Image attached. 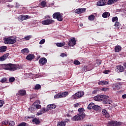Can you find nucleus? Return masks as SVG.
Instances as JSON below:
<instances>
[{
	"label": "nucleus",
	"instance_id": "48",
	"mask_svg": "<svg viewBox=\"0 0 126 126\" xmlns=\"http://www.w3.org/2000/svg\"><path fill=\"white\" fill-rule=\"evenodd\" d=\"M60 56L62 57V58H64V57H67V54L65 53H62L60 55Z\"/></svg>",
	"mask_w": 126,
	"mask_h": 126
},
{
	"label": "nucleus",
	"instance_id": "60",
	"mask_svg": "<svg viewBox=\"0 0 126 126\" xmlns=\"http://www.w3.org/2000/svg\"><path fill=\"white\" fill-rule=\"evenodd\" d=\"M96 63H97V64H98V65L101 64V61H97L96 62Z\"/></svg>",
	"mask_w": 126,
	"mask_h": 126
},
{
	"label": "nucleus",
	"instance_id": "61",
	"mask_svg": "<svg viewBox=\"0 0 126 126\" xmlns=\"http://www.w3.org/2000/svg\"><path fill=\"white\" fill-rule=\"evenodd\" d=\"M7 6H8V7H13V5H7Z\"/></svg>",
	"mask_w": 126,
	"mask_h": 126
},
{
	"label": "nucleus",
	"instance_id": "19",
	"mask_svg": "<svg viewBox=\"0 0 126 126\" xmlns=\"http://www.w3.org/2000/svg\"><path fill=\"white\" fill-rule=\"evenodd\" d=\"M102 114L105 117V118H109L110 117V114L107 112V110L105 109H103L102 111Z\"/></svg>",
	"mask_w": 126,
	"mask_h": 126
},
{
	"label": "nucleus",
	"instance_id": "12",
	"mask_svg": "<svg viewBox=\"0 0 126 126\" xmlns=\"http://www.w3.org/2000/svg\"><path fill=\"white\" fill-rule=\"evenodd\" d=\"M47 62L48 61L47 60V59L43 57L40 59L39 63L42 65H45V64L47 63Z\"/></svg>",
	"mask_w": 126,
	"mask_h": 126
},
{
	"label": "nucleus",
	"instance_id": "38",
	"mask_svg": "<svg viewBox=\"0 0 126 126\" xmlns=\"http://www.w3.org/2000/svg\"><path fill=\"white\" fill-rule=\"evenodd\" d=\"M31 38H32V35H28V36L25 37L24 39L26 41H28V40H30V39H31Z\"/></svg>",
	"mask_w": 126,
	"mask_h": 126
},
{
	"label": "nucleus",
	"instance_id": "45",
	"mask_svg": "<svg viewBox=\"0 0 126 126\" xmlns=\"http://www.w3.org/2000/svg\"><path fill=\"white\" fill-rule=\"evenodd\" d=\"M15 80V78L14 77H11L9 79V82H14V81Z\"/></svg>",
	"mask_w": 126,
	"mask_h": 126
},
{
	"label": "nucleus",
	"instance_id": "44",
	"mask_svg": "<svg viewBox=\"0 0 126 126\" xmlns=\"http://www.w3.org/2000/svg\"><path fill=\"white\" fill-rule=\"evenodd\" d=\"M114 26H115V27H120V26H121V24H120V23L119 22H116L114 25Z\"/></svg>",
	"mask_w": 126,
	"mask_h": 126
},
{
	"label": "nucleus",
	"instance_id": "35",
	"mask_svg": "<svg viewBox=\"0 0 126 126\" xmlns=\"http://www.w3.org/2000/svg\"><path fill=\"white\" fill-rule=\"evenodd\" d=\"M32 122H33L35 125H39V124H40V121H39L37 118L34 119L32 120Z\"/></svg>",
	"mask_w": 126,
	"mask_h": 126
},
{
	"label": "nucleus",
	"instance_id": "23",
	"mask_svg": "<svg viewBox=\"0 0 126 126\" xmlns=\"http://www.w3.org/2000/svg\"><path fill=\"white\" fill-rule=\"evenodd\" d=\"M34 56L33 54H29L27 57L26 60H28V61H32L33 59H34Z\"/></svg>",
	"mask_w": 126,
	"mask_h": 126
},
{
	"label": "nucleus",
	"instance_id": "29",
	"mask_svg": "<svg viewBox=\"0 0 126 126\" xmlns=\"http://www.w3.org/2000/svg\"><path fill=\"white\" fill-rule=\"evenodd\" d=\"M65 121H62L58 123L57 126H65Z\"/></svg>",
	"mask_w": 126,
	"mask_h": 126
},
{
	"label": "nucleus",
	"instance_id": "49",
	"mask_svg": "<svg viewBox=\"0 0 126 126\" xmlns=\"http://www.w3.org/2000/svg\"><path fill=\"white\" fill-rule=\"evenodd\" d=\"M9 126H14V125H15V123H14V121H10L9 123Z\"/></svg>",
	"mask_w": 126,
	"mask_h": 126
},
{
	"label": "nucleus",
	"instance_id": "46",
	"mask_svg": "<svg viewBox=\"0 0 126 126\" xmlns=\"http://www.w3.org/2000/svg\"><path fill=\"white\" fill-rule=\"evenodd\" d=\"M45 42H46V40L45 39H43L40 40V41L39 42V44L40 45H43V44L45 43Z\"/></svg>",
	"mask_w": 126,
	"mask_h": 126
},
{
	"label": "nucleus",
	"instance_id": "52",
	"mask_svg": "<svg viewBox=\"0 0 126 126\" xmlns=\"http://www.w3.org/2000/svg\"><path fill=\"white\" fill-rule=\"evenodd\" d=\"M74 108H78L79 107V103H76L74 105Z\"/></svg>",
	"mask_w": 126,
	"mask_h": 126
},
{
	"label": "nucleus",
	"instance_id": "2",
	"mask_svg": "<svg viewBox=\"0 0 126 126\" xmlns=\"http://www.w3.org/2000/svg\"><path fill=\"white\" fill-rule=\"evenodd\" d=\"M108 98H109L108 96H107L106 95H100L95 96L94 97V100H95V101L101 102L102 101H104V99H108Z\"/></svg>",
	"mask_w": 126,
	"mask_h": 126
},
{
	"label": "nucleus",
	"instance_id": "40",
	"mask_svg": "<svg viewBox=\"0 0 126 126\" xmlns=\"http://www.w3.org/2000/svg\"><path fill=\"white\" fill-rule=\"evenodd\" d=\"M41 5L42 7H46V5H47V3L45 1H43L41 2Z\"/></svg>",
	"mask_w": 126,
	"mask_h": 126
},
{
	"label": "nucleus",
	"instance_id": "6",
	"mask_svg": "<svg viewBox=\"0 0 126 126\" xmlns=\"http://www.w3.org/2000/svg\"><path fill=\"white\" fill-rule=\"evenodd\" d=\"M112 88H113V90H114L115 91L120 90V89H121V88H122V84L119 83L114 84L112 86Z\"/></svg>",
	"mask_w": 126,
	"mask_h": 126
},
{
	"label": "nucleus",
	"instance_id": "27",
	"mask_svg": "<svg viewBox=\"0 0 126 126\" xmlns=\"http://www.w3.org/2000/svg\"><path fill=\"white\" fill-rule=\"evenodd\" d=\"M122 50V47L121 46H116L115 47V51L116 53H119V52L121 51Z\"/></svg>",
	"mask_w": 126,
	"mask_h": 126
},
{
	"label": "nucleus",
	"instance_id": "26",
	"mask_svg": "<svg viewBox=\"0 0 126 126\" xmlns=\"http://www.w3.org/2000/svg\"><path fill=\"white\" fill-rule=\"evenodd\" d=\"M61 95V98H64V97H66L67 95H68V92H64L63 93H60Z\"/></svg>",
	"mask_w": 126,
	"mask_h": 126
},
{
	"label": "nucleus",
	"instance_id": "9",
	"mask_svg": "<svg viewBox=\"0 0 126 126\" xmlns=\"http://www.w3.org/2000/svg\"><path fill=\"white\" fill-rule=\"evenodd\" d=\"M84 119V117H82L80 114H78L72 118V121H80V120Z\"/></svg>",
	"mask_w": 126,
	"mask_h": 126
},
{
	"label": "nucleus",
	"instance_id": "10",
	"mask_svg": "<svg viewBox=\"0 0 126 126\" xmlns=\"http://www.w3.org/2000/svg\"><path fill=\"white\" fill-rule=\"evenodd\" d=\"M85 11H86V8H81L76 9L75 12L77 14H81V13H84V12H85Z\"/></svg>",
	"mask_w": 126,
	"mask_h": 126
},
{
	"label": "nucleus",
	"instance_id": "5",
	"mask_svg": "<svg viewBox=\"0 0 126 126\" xmlns=\"http://www.w3.org/2000/svg\"><path fill=\"white\" fill-rule=\"evenodd\" d=\"M55 22V20L52 19H47L42 21L43 25H50Z\"/></svg>",
	"mask_w": 126,
	"mask_h": 126
},
{
	"label": "nucleus",
	"instance_id": "32",
	"mask_svg": "<svg viewBox=\"0 0 126 126\" xmlns=\"http://www.w3.org/2000/svg\"><path fill=\"white\" fill-rule=\"evenodd\" d=\"M93 109L94 110V111H100L101 107L98 105H96L94 104Z\"/></svg>",
	"mask_w": 126,
	"mask_h": 126
},
{
	"label": "nucleus",
	"instance_id": "50",
	"mask_svg": "<svg viewBox=\"0 0 126 126\" xmlns=\"http://www.w3.org/2000/svg\"><path fill=\"white\" fill-rule=\"evenodd\" d=\"M5 81H6V78H3L0 80V82H1V83H4V82H5Z\"/></svg>",
	"mask_w": 126,
	"mask_h": 126
},
{
	"label": "nucleus",
	"instance_id": "55",
	"mask_svg": "<svg viewBox=\"0 0 126 126\" xmlns=\"http://www.w3.org/2000/svg\"><path fill=\"white\" fill-rule=\"evenodd\" d=\"M109 72H110V70H107L104 71V73H105V74H108V73H109Z\"/></svg>",
	"mask_w": 126,
	"mask_h": 126
},
{
	"label": "nucleus",
	"instance_id": "41",
	"mask_svg": "<svg viewBox=\"0 0 126 126\" xmlns=\"http://www.w3.org/2000/svg\"><path fill=\"white\" fill-rule=\"evenodd\" d=\"M40 88H41V85L37 84L35 85L34 89H35V90H39Z\"/></svg>",
	"mask_w": 126,
	"mask_h": 126
},
{
	"label": "nucleus",
	"instance_id": "56",
	"mask_svg": "<svg viewBox=\"0 0 126 126\" xmlns=\"http://www.w3.org/2000/svg\"><path fill=\"white\" fill-rule=\"evenodd\" d=\"M108 89H109V88H104L101 89V91H107V90H108Z\"/></svg>",
	"mask_w": 126,
	"mask_h": 126
},
{
	"label": "nucleus",
	"instance_id": "34",
	"mask_svg": "<svg viewBox=\"0 0 126 126\" xmlns=\"http://www.w3.org/2000/svg\"><path fill=\"white\" fill-rule=\"evenodd\" d=\"M104 103L105 104H111L112 103V100L109 99V97L106 99H104Z\"/></svg>",
	"mask_w": 126,
	"mask_h": 126
},
{
	"label": "nucleus",
	"instance_id": "42",
	"mask_svg": "<svg viewBox=\"0 0 126 126\" xmlns=\"http://www.w3.org/2000/svg\"><path fill=\"white\" fill-rule=\"evenodd\" d=\"M19 21H23L24 20V17L23 15H20L19 17Z\"/></svg>",
	"mask_w": 126,
	"mask_h": 126
},
{
	"label": "nucleus",
	"instance_id": "33",
	"mask_svg": "<svg viewBox=\"0 0 126 126\" xmlns=\"http://www.w3.org/2000/svg\"><path fill=\"white\" fill-rule=\"evenodd\" d=\"M89 20H90V21H93L94 19H95V16L94 15H91L88 17Z\"/></svg>",
	"mask_w": 126,
	"mask_h": 126
},
{
	"label": "nucleus",
	"instance_id": "8",
	"mask_svg": "<svg viewBox=\"0 0 126 126\" xmlns=\"http://www.w3.org/2000/svg\"><path fill=\"white\" fill-rule=\"evenodd\" d=\"M120 126V123L115 121H111L109 122L107 124V126Z\"/></svg>",
	"mask_w": 126,
	"mask_h": 126
},
{
	"label": "nucleus",
	"instance_id": "62",
	"mask_svg": "<svg viewBox=\"0 0 126 126\" xmlns=\"http://www.w3.org/2000/svg\"><path fill=\"white\" fill-rule=\"evenodd\" d=\"M124 66L126 68V62H125L123 64Z\"/></svg>",
	"mask_w": 126,
	"mask_h": 126
},
{
	"label": "nucleus",
	"instance_id": "31",
	"mask_svg": "<svg viewBox=\"0 0 126 126\" xmlns=\"http://www.w3.org/2000/svg\"><path fill=\"white\" fill-rule=\"evenodd\" d=\"M94 105L95 104L94 103H92V102L90 103L89 105L88 106V109L89 110H91L92 109H94Z\"/></svg>",
	"mask_w": 126,
	"mask_h": 126
},
{
	"label": "nucleus",
	"instance_id": "16",
	"mask_svg": "<svg viewBox=\"0 0 126 126\" xmlns=\"http://www.w3.org/2000/svg\"><path fill=\"white\" fill-rule=\"evenodd\" d=\"M56 105L54 104H49L47 106V109L48 111H50V110H53L54 109H56Z\"/></svg>",
	"mask_w": 126,
	"mask_h": 126
},
{
	"label": "nucleus",
	"instance_id": "53",
	"mask_svg": "<svg viewBox=\"0 0 126 126\" xmlns=\"http://www.w3.org/2000/svg\"><path fill=\"white\" fill-rule=\"evenodd\" d=\"M24 16V20H26V19H28V17L29 16L28 15H25V16Z\"/></svg>",
	"mask_w": 126,
	"mask_h": 126
},
{
	"label": "nucleus",
	"instance_id": "18",
	"mask_svg": "<svg viewBox=\"0 0 126 126\" xmlns=\"http://www.w3.org/2000/svg\"><path fill=\"white\" fill-rule=\"evenodd\" d=\"M15 43H16V36L10 37V45L11 44H14Z\"/></svg>",
	"mask_w": 126,
	"mask_h": 126
},
{
	"label": "nucleus",
	"instance_id": "7",
	"mask_svg": "<svg viewBox=\"0 0 126 126\" xmlns=\"http://www.w3.org/2000/svg\"><path fill=\"white\" fill-rule=\"evenodd\" d=\"M68 45L70 47H73L74 46H75V45H76V40H75V38H72L70 39V40L69 41Z\"/></svg>",
	"mask_w": 126,
	"mask_h": 126
},
{
	"label": "nucleus",
	"instance_id": "58",
	"mask_svg": "<svg viewBox=\"0 0 126 126\" xmlns=\"http://www.w3.org/2000/svg\"><path fill=\"white\" fill-rule=\"evenodd\" d=\"M123 99H126V94H123L122 95Z\"/></svg>",
	"mask_w": 126,
	"mask_h": 126
},
{
	"label": "nucleus",
	"instance_id": "22",
	"mask_svg": "<svg viewBox=\"0 0 126 126\" xmlns=\"http://www.w3.org/2000/svg\"><path fill=\"white\" fill-rule=\"evenodd\" d=\"M18 94L21 96H24V95H26V91L21 90L18 92Z\"/></svg>",
	"mask_w": 126,
	"mask_h": 126
},
{
	"label": "nucleus",
	"instance_id": "57",
	"mask_svg": "<svg viewBox=\"0 0 126 126\" xmlns=\"http://www.w3.org/2000/svg\"><path fill=\"white\" fill-rule=\"evenodd\" d=\"M19 6H20V5L19 4V3H18V2L16 3V7L18 8L19 7Z\"/></svg>",
	"mask_w": 126,
	"mask_h": 126
},
{
	"label": "nucleus",
	"instance_id": "11",
	"mask_svg": "<svg viewBox=\"0 0 126 126\" xmlns=\"http://www.w3.org/2000/svg\"><path fill=\"white\" fill-rule=\"evenodd\" d=\"M40 104H41V102L40 101V100H36L33 103V106L34 108H36V109L38 110V109H41V105H40Z\"/></svg>",
	"mask_w": 126,
	"mask_h": 126
},
{
	"label": "nucleus",
	"instance_id": "59",
	"mask_svg": "<svg viewBox=\"0 0 126 126\" xmlns=\"http://www.w3.org/2000/svg\"><path fill=\"white\" fill-rule=\"evenodd\" d=\"M97 90H94L93 92V94H96V93H97Z\"/></svg>",
	"mask_w": 126,
	"mask_h": 126
},
{
	"label": "nucleus",
	"instance_id": "43",
	"mask_svg": "<svg viewBox=\"0 0 126 126\" xmlns=\"http://www.w3.org/2000/svg\"><path fill=\"white\" fill-rule=\"evenodd\" d=\"M2 124L4 125V126H6V125H8V120H5L2 122Z\"/></svg>",
	"mask_w": 126,
	"mask_h": 126
},
{
	"label": "nucleus",
	"instance_id": "15",
	"mask_svg": "<svg viewBox=\"0 0 126 126\" xmlns=\"http://www.w3.org/2000/svg\"><path fill=\"white\" fill-rule=\"evenodd\" d=\"M8 56H9V53H7L0 57V62H3V61H5V60H6V59H7L8 57Z\"/></svg>",
	"mask_w": 126,
	"mask_h": 126
},
{
	"label": "nucleus",
	"instance_id": "37",
	"mask_svg": "<svg viewBox=\"0 0 126 126\" xmlns=\"http://www.w3.org/2000/svg\"><path fill=\"white\" fill-rule=\"evenodd\" d=\"M65 45V43H56V45L57 47H63Z\"/></svg>",
	"mask_w": 126,
	"mask_h": 126
},
{
	"label": "nucleus",
	"instance_id": "51",
	"mask_svg": "<svg viewBox=\"0 0 126 126\" xmlns=\"http://www.w3.org/2000/svg\"><path fill=\"white\" fill-rule=\"evenodd\" d=\"M3 104H4V101L3 100H0V107H2V106H3Z\"/></svg>",
	"mask_w": 126,
	"mask_h": 126
},
{
	"label": "nucleus",
	"instance_id": "4",
	"mask_svg": "<svg viewBox=\"0 0 126 126\" xmlns=\"http://www.w3.org/2000/svg\"><path fill=\"white\" fill-rule=\"evenodd\" d=\"M83 95H84V92H78L72 95V98L73 99H78V98H81Z\"/></svg>",
	"mask_w": 126,
	"mask_h": 126
},
{
	"label": "nucleus",
	"instance_id": "14",
	"mask_svg": "<svg viewBox=\"0 0 126 126\" xmlns=\"http://www.w3.org/2000/svg\"><path fill=\"white\" fill-rule=\"evenodd\" d=\"M46 112H48L47 108L46 109L45 107H43L41 109V110L36 113V116H40V115H43V114H44V113H46Z\"/></svg>",
	"mask_w": 126,
	"mask_h": 126
},
{
	"label": "nucleus",
	"instance_id": "1",
	"mask_svg": "<svg viewBox=\"0 0 126 126\" xmlns=\"http://www.w3.org/2000/svg\"><path fill=\"white\" fill-rule=\"evenodd\" d=\"M19 65L18 64L14 65L11 63L4 64L3 65V69L5 70H9L10 71H14L18 68Z\"/></svg>",
	"mask_w": 126,
	"mask_h": 126
},
{
	"label": "nucleus",
	"instance_id": "17",
	"mask_svg": "<svg viewBox=\"0 0 126 126\" xmlns=\"http://www.w3.org/2000/svg\"><path fill=\"white\" fill-rule=\"evenodd\" d=\"M78 112H79V115H80L81 116H82V117H84V118H85V113H84V109L83 108H79L78 110Z\"/></svg>",
	"mask_w": 126,
	"mask_h": 126
},
{
	"label": "nucleus",
	"instance_id": "39",
	"mask_svg": "<svg viewBox=\"0 0 126 126\" xmlns=\"http://www.w3.org/2000/svg\"><path fill=\"white\" fill-rule=\"evenodd\" d=\"M73 63L75 64V65H79V64H80V62L78 60H75L74 61Z\"/></svg>",
	"mask_w": 126,
	"mask_h": 126
},
{
	"label": "nucleus",
	"instance_id": "63",
	"mask_svg": "<svg viewBox=\"0 0 126 126\" xmlns=\"http://www.w3.org/2000/svg\"><path fill=\"white\" fill-rule=\"evenodd\" d=\"M13 0H6V1L7 2H11V1H12Z\"/></svg>",
	"mask_w": 126,
	"mask_h": 126
},
{
	"label": "nucleus",
	"instance_id": "47",
	"mask_svg": "<svg viewBox=\"0 0 126 126\" xmlns=\"http://www.w3.org/2000/svg\"><path fill=\"white\" fill-rule=\"evenodd\" d=\"M112 22H115V21H117L118 17H113L112 19Z\"/></svg>",
	"mask_w": 126,
	"mask_h": 126
},
{
	"label": "nucleus",
	"instance_id": "30",
	"mask_svg": "<svg viewBox=\"0 0 126 126\" xmlns=\"http://www.w3.org/2000/svg\"><path fill=\"white\" fill-rule=\"evenodd\" d=\"M21 53L22 54H28V53H29V49H28V48H25L22 49L21 51Z\"/></svg>",
	"mask_w": 126,
	"mask_h": 126
},
{
	"label": "nucleus",
	"instance_id": "25",
	"mask_svg": "<svg viewBox=\"0 0 126 126\" xmlns=\"http://www.w3.org/2000/svg\"><path fill=\"white\" fill-rule=\"evenodd\" d=\"M98 85H107L109 84V82L106 81H100L98 83Z\"/></svg>",
	"mask_w": 126,
	"mask_h": 126
},
{
	"label": "nucleus",
	"instance_id": "36",
	"mask_svg": "<svg viewBox=\"0 0 126 126\" xmlns=\"http://www.w3.org/2000/svg\"><path fill=\"white\" fill-rule=\"evenodd\" d=\"M55 99H60V98H62L61 93H58L56 95L54 96Z\"/></svg>",
	"mask_w": 126,
	"mask_h": 126
},
{
	"label": "nucleus",
	"instance_id": "28",
	"mask_svg": "<svg viewBox=\"0 0 126 126\" xmlns=\"http://www.w3.org/2000/svg\"><path fill=\"white\" fill-rule=\"evenodd\" d=\"M102 16L103 18H107V17H109V16H110V13L105 12L102 14Z\"/></svg>",
	"mask_w": 126,
	"mask_h": 126
},
{
	"label": "nucleus",
	"instance_id": "24",
	"mask_svg": "<svg viewBox=\"0 0 126 126\" xmlns=\"http://www.w3.org/2000/svg\"><path fill=\"white\" fill-rule=\"evenodd\" d=\"M7 47L5 46H2L0 47V53H4L6 52Z\"/></svg>",
	"mask_w": 126,
	"mask_h": 126
},
{
	"label": "nucleus",
	"instance_id": "54",
	"mask_svg": "<svg viewBox=\"0 0 126 126\" xmlns=\"http://www.w3.org/2000/svg\"><path fill=\"white\" fill-rule=\"evenodd\" d=\"M29 111H31V112H32V113H33V111H34V108L32 107H31V108H30L29 109Z\"/></svg>",
	"mask_w": 126,
	"mask_h": 126
},
{
	"label": "nucleus",
	"instance_id": "64",
	"mask_svg": "<svg viewBox=\"0 0 126 126\" xmlns=\"http://www.w3.org/2000/svg\"><path fill=\"white\" fill-rule=\"evenodd\" d=\"M80 26H81V27H82V26H83V24H80Z\"/></svg>",
	"mask_w": 126,
	"mask_h": 126
},
{
	"label": "nucleus",
	"instance_id": "3",
	"mask_svg": "<svg viewBox=\"0 0 126 126\" xmlns=\"http://www.w3.org/2000/svg\"><path fill=\"white\" fill-rule=\"evenodd\" d=\"M53 17L54 19H57L58 21H63V16L59 12L54 13L53 15Z\"/></svg>",
	"mask_w": 126,
	"mask_h": 126
},
{
	"label": "nucleus",
	"instance_id": "13",
	"mask_svg": "<svg viewBox=\"0 0 126 126\" xmlns=\"http://www.w3.org/2000/svg\"><path fill=\"white\" fill-rule=\"evenodd\" d=\"M106 3L107 2H106V0H100L97 2L96 5H98V6H103L104 5H106Z\"/></svg>",
	"mask_w": 126,
	"mask_h": 126
},
{
	"label": "nucleus",
	"instance_id": "21",
	"mask_svg": "<svg viewBox=\"0 0 126 126\" xmlns=\"http://www.w3.org/2000/svg\"><path fill=\"white\" fill-rule=\"evenodd\" d=\"M116 68L119 70L120 72H123V71L125 70V67L122 65L117 66Z\"/></svg>",
	"mask_w": 126,
	"mask_h": 126
},
{
	"label": "nucleus",
	"instance_id": "20",
	"mask_svg": "<svg viewBox=\"0 0 126 126\" xmlns=\"http://www.w3.org/2000/svg\"><path fill=\"white\" fill-rule=\"evenodd\" d=\"M4 44H6L7 45H10V37H5L3 39Z\"/></svg>",
	"mask_w": 126,
	"mask_h": 126
}]
</instances>
